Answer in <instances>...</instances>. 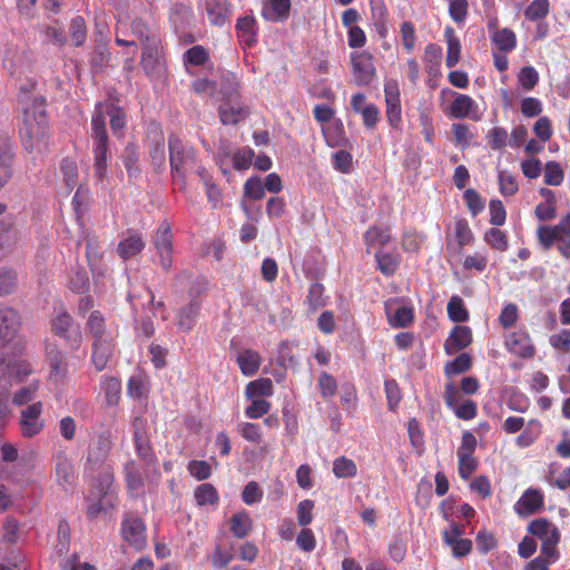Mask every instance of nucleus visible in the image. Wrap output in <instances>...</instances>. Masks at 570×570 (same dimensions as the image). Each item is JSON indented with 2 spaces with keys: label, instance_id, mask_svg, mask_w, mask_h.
I'll list each match as a JSON object with an SVG mask.
<instances>
[{
  "label": "nucleus",
  "instance_id": "nucleus-8",
  "mask_svg": "<svg viewBox=\"0 0 570 570\" xmlns=\"http://www.w3.org/2000/svg\"><path fill=\"white\" fill-rule=\"evenodd\" d=\"M350 60L355 83L370 86L376 78L374 56L367 50L353 51Z\"/></svg>",
  "mask_w": 570,
  "mask_h": 570
},
{
  "label": "nucleus",
  "instance_id": "nucleus-21",
  "mask_svg": "<svg viewBox=\"0 0 570 570\" xmlns=\"http://www.w3.org/2000/svg\"><path fill=\"white\" fill-rule=\"evenodd\" d=\"M236 35L242 45L252 48L257 42L258 35V23L255 17H239L236 22Z\"/></svg>",
  "mask_w": 570,
  "mask_h": 570
},
{
  "label": "nucleus",
  "instance_id": "nucleus-45",
  "mask_svg": "<svg viewBox=\"0 0 570 570\" xmlns=\"http://www.w3.org/2000/svg\"><path fill=\"white\" fill-rule=\"evenodd\" d=\"M375 259L377 268L386 276L393 275L400 265L399 257L391 253L377 252L375 254Z\"/></svg>",
  "mask_w": 570,
  "mask_h": 570
},
{
  "label": "nucleus",
  "instance_id": "nucleus-40",
  "mask_svg": "<svg viewBox=\"0 0 570 570\" xmlns=\"http://www.w3.org/2000/svg\"><path fill=\"white\" fill-rule=\"evenodd\" d=\"M333 473L338 479L354 478L357 474L356 463L344 455L333 461Z\"/></svg>",
  "mask_w": 570,
  "mask_h": 570
},
{
  "label": "nucleus",
  "instance_id": "nucleus-63",
  "mask_svg": "<svg viewBox=\"0 0 570 570\" xmlns=\"http://www.w3.org/2000/svg\"><path fill=\"white\" fill-rule=\"evenodd\" d=\"M255 153L252 148H242L233 155V167L236 170L248 169L254 161Z\"/></svg>",
  "mask_w": 570,
  "mask_h": 570
},
{
  "label": "nucleus",
  "instance_id": "nucleus-13",
  "mask_svg": "<svg viewBox=\"0 0 570 570\" xmlns=\"http://www.w3.org/2000/svg\"><path fill=\"white\" fill-rule=\"evenodd\" d=\"M153 243L160 257L163 269L169 272L173 265V234L167 222H163L159 225L154 235Z\"/></svg>",
  "mask_w": 570,
  "mask_h": 570
},
{
  "label": "nucleus",
  "instance_id": "nucleus-47",
  "mask_svg": "<svg viewBox=\"0 0 570 570\" xmlns=\"http://www.w3.org/2000/svg\"><path fill=\"white\" fill-rule=\"evenodd\" d=\"M401 43L407 53H411L416 46V31L411 21H404L400 26Z\"/></svg>",
  "mask_w": 570,
  "mask_h": 570
},
{
  "label": "nucleus",
  "instance_id": "nucleus-59",
  "mask_svg": "<svg viewBox=\"0 0 570 570\" xmlns=\"http://www.w3.org/2000/svg\"><path fill=\"white\" fill-rule=\"evenodd\" d=\"M317 387L324 400L335 396L337 392V382L335 377L327 372H322L317 380Z\"/></svg>",
  "mask_w": 570,
  "mask_h": 570
},
{
  "label": "nucleus",
  "instance_id": "nucleus-44",
  "mask_svg": "<svg viewBox=\"0 0 570 570\" xmlns=\"http://www.w3.org/2000/svg\"><path fill=\"white\" fill-rule=\"evenodd\" d=\"M498 184L500 194L503 197L514 196L519 190L517 178L507 170L498 171Z\"/></svg>",
  "mask_w": 570,
  "mask_h": 570
},
{
  "label": "nucleus",
  "instance_id": "nucleus-31",
  "mask_svg": "<svg viewBox=\"0 0 570 570\" xmlns=\"http://www.w3.org/2000/svg\"><path fill=\"white\" fill-rule=\"evenodd\" d=\"M237 364L244 375L252 376L261 366V355L254 350H245L238 355Z\"/></svg>",
  "mask_w": 570,
  "mask_h": 570
},
{
  "label": "nucleus",
  "instance_id": "nucleus-35",
  "mask_svg": "<svg viewBox=\"0 0 570 570\" xmlns=\"http://www.w3.org/2000/svg\"><path fill=\"white\" fill-rule=\"evenodd\" d=\"M542 425L538 420H530L522 429L521 434L517 438V444L520 448H528L532 445L541 434Z\"/></svg>",
  "mask_w": 570,
  "mask_h": 570
},
{
  "label": "nucleus",
  "instance_id": "nucleus-30",
  "mask_svg": "<svg viewBox=\"0 0 570 570\" xmlns=\"http://www.w3.org/2000/svg\"><path fill=\"white\" fill-rule=\"evenodd\" d=\"M145 247L142 238L132 234L118 244L117 253L122 259H128L138 255Z\"/></svg>",
  "mask_w": 570,
  "mask_h": 570
},
{
  "label": "nucleus",
  "instance_id": "nucleus-27",
  "mask_svg": "<svg viewBox=\"0 0 570 570\" xmlns=\"http://www.w3.org/2000/svg\"><path fill=\"white\" fill-rule=\"evenodd\" d=\"M444 38L448 47L445 66L448 68H453L458 65L461 58V42L452 27L445 28Z\"/></svg>",
  "mask_w": 570,
  "mask_h": 570
},
{
  "label": "nucleus",
  "instance_id": "nucleus-25",
  "mask_svg": "<svg viewBox=\"0 0 570 570\" xmlns=\"http://www.w3.org/2000/svg\"><path fill=\"white\" fill-rule=\"evenodd\" d=\"M135 432H134V439H135V446L136 452L140 459H142L145 462L150 463L154 461L155 455L153 448L150 445L148 435L144 428L141 426V422L138 421V419L134 422Z\"/></svg>",
  "mask_w": 570,
  "mask_h": 570
},
{
  "label": "nucleus",
  "instance_id": "nucleus-48",
  "mask_svg": "<svg viewBox=\"0 0 570 570\" xmlns=\"http://www.w3.org/2000/svg\"><path fill=\"white\" fill-rule=\"evenodd\" d=\"M483 238L484 242L495 250L505 252L508 249L509 243L507 234L499 228H490L484 234Z\"/></svg>",
  "mask_w": 570,
  "mask_h": 570
},
{
  "label": "nucleus",
  "instance_id": "nucleus-34",
  "mask_svg": "<svg viewBox=\"0 0 570 570\" xmlns=\"http://www.w3.org/2000/svg\"><path fill=\"white\" fill-rule=\"evenodd\" d=\"M542 425L538 420H530L522 429L521 434L517 438V444L520 448H528L532 445L541 434Z\"/></svg>",
  "mask_w": 570,
  "mask_h": 570
},
{
  "label": "nucleus",
  "instance_id": "nucleus-49",
  "mask_svg": "<svg viewBox=\"0 0 570 570\" xmlns=\"http://www.w3.org/2000/svg\"><path fill=\"white\" fill-rule=\"evenodd\" d=\"M539 79V72L532 66L522 67L518 72V85L525 91H531Z\"/></svg>",
  "mask_w": 570,
  "mask_h": 570
},
{
  "label": "nucleus",
  "instance_id": "nucleus-24",
  "mask_svg": "<svg viewBox=\"0 0 570 570\" xmlns=\"http://www.w3.org/2000/svg\"><path fill=\"white\" fill-rule=\"evenodd\" d=\"M205 9L209 23L217 27L225 24L230 12L227 0H206Z\"/></svg>",
  "mask_w": 570,
  "mask_h": 570
},
{
  "label": "nucleus",
  "instance_id": "nucleus-32",
  "mask_svg": "<svg viewBox=\"0 0 570 570\" xmlns=\"http://www.w3.org/2000/svg\"><path fill=\"white\" fill-rule=\"evenodd\" d=\"M194 498L199 507L216 505L219 495L216 488L212 483H202L194 491Z\"/></svg>",
  "mask_w": 570,
  "mask_h": 570
},
{
  "label": "nucleus",
  "instance_id": "nucleus-53",
  "mask_svg": "<svg viewBox=\"0 0 570 570\" xmlns=\"http://www.w3.org/2000/svg\"><path fill=\"white\" fill-rule=\"evenodd\" d=\"M265 196V188L259 176L249 177L244 184V197L261 200Z\"/></svg>",
  "mask_w": 570,
  "mask_h": 570
},
{
  "label": "nucleus",
  "instance_id": "nucleus-7",
  "mask_svg": "<svg viewBox=\"0 0 570 570\" xmlns=\"http://www.w3.org/2000/svg\"><path fill=\"white\" fill-rule=\"evenodd\" d=\"M442 94H450L453 97L452 102L444 110V112L454 119H464L469 118L471 120L478 121L481 119V114L479 112V107L476 101L469 95L456 92L450 89H442Z\"/></svg>",
  "mask_w": 570,
  "mask_h": 570
},
{
  "label": "nucleus",
  "instance_id": "nucleus-50",
  "mask_svg": "<svg viewBox=\"0 0 570 570\" xmlns=\"http://www.w3.org/2000/svg\"><path fill=\"white\" fill-rule=\"evenodd\" d=\"M549 9V0H532L524 10V17L530 21H539L548 16Z\"/></svg>",
  "mask_w": 570,
  "mask_h": 570
},
{
  "label": "nucleus",
  "instance_id": "nucleus-19",
  "mask_svg": "<svg viewBox=\"0 0 570 570\" xmlns=\"http://www.w3.org/2000/svg\"><path fill=\"white\" fill-rule=\"evenodd\" d=\"M202 308V302L198 298H193L188 304L178 308L176 313V325L185 333H189L197 321Z\"/></svg>",
  "mask_w": 570,
  "mask_h": 570
},
{
  "label": "nucleus",
  "instance_id": "nucleus-43",
  "mask_svg": "<svg viewBox=\"0 0 570 570\" xmlns=\"http://www.w3.org/2000/svg\"><path fill=\"white\" fill-rule=\"evenodd\" d=\"M446 311L449 318L453 322L461 323L469 318V312L464 306L463 299L458 295H453L450 298Z\"/></svg>",
  "mask_w": 570,
  "mask_h": 570
},
{
  "label": "nucleus",
  "instance_id": "nucleus-61",
  "mask_svg": "<svg viewBox=\"0 0 570 570\" xmlns=\"http://www.w3.org/2000/svg\"><path fill=\"white\" fill-rule=\"evenodd\" d=\"M518 318H519V308H518L517 304L509 303V304L504 305V307L501 309V312L498 316V322L502 328L508 330V328H511L512 326H514Z\"/></svg>",
  "mask_w": 570,
  "mask_h": 570
},
{
  "label": "nucleus",
  "instance_id": "nucleus-5",
  "mask_svg": "<svg viewBox=\"0 0 570 570\" xmlns=\"http://www.w3.org/2000/svg\"><path fill=\"white\" fill-rule=\"evenodd\" d=\"M527 531L541 541L540 552L544 556L560 558L557 546L560 542L561 534L559 529L548 519L539 518L532 520Z\"/></svg>",
  "mask_w": 570,
  "mask_h": 570
},
{
  "label": "nucleus",
  "instance_id": "nucleus-9",
  "mask_svg": "<svg viewBox=\"0 0 570 570\" xmlns=\"http://www.w3.org/2000/svg\"><path fill=\"white\" fill-rule=\"evenodd\" d=\"M122 539L135 550L141 551L147 546L146 525L140 517L126 513L121 522Z\"/></svg>",
  "mask_w": 570,
  "mask_h": 570
},
{
  "label": "nucleus",
  "instance_id": "nucleus-10",
  "mask_svg": "<svg viewBox=\"0 0 570 570\" xmlns=\"http://www.w3.org/2000/svg\"><path fill=\"white\" fill-rule=\"evenodd\" d=\"M461 393L453 383H446L444 386V402L448 407L452 409L458 419L469 421L476 416L478 404L473 400H465L460 403Z\"/></svg>",
  "mask_w": 570,
  "mask_h": 570
},
{
  "label": "nucleus",
  "instance_id": "nucleus-11",
  "mask_svg": "<svg viewBox=\"0 0 570 570\" xmlns=\"http://www.w3.org/2000/svg\"><path fill=\"white\" fill-rule=\"evenodd\" d=\"M504 347L519 358L531 360L535 356L537 347L525 328H519L504 336Z\"/></svg>",
  "mask_w": 570,
  "mask_h": 570
},
{
  "label": "nucleus",
  "instance_id": "nucleus-55",
  "mask_svg": "<svg viewBox=\"0 0 570 570\" xmlns=\"http://www.w3.org/2000/svg\"><path fill=\"white\" fill-rule=\"evenodd\" d=\"M12 154L6 146H0V188H2L12 175Z\"/></svg>",
  "mask_w": 570,
  "mask_h": 570
},
{
  "label": "nucleus",
  "instance_id": "nucleus-28",
  "mask_svg": "<svg viewBox=\"0 0 570 570\" xmlns=\"http://www.w3.org/2000/svg\"><path fill=\"white\" fill-rule=\"evenodd\" d=\"M253 529V520L248 512L235 513L229 520V530L237 539L246 538Z\"/></svg>",
  "mask_w": 570,
  "mask_h": 570
},
{
  "label": "nucleus",
  "instance_id": "nucleus-60",
  "mask_svg": "<svg viewBox=\"0 0 570 570\" xmlns=\"http://www.w3.org/2000/svg\"><path fill=\"white\" fill-rule=\"evenodd\" d=\"M200 180L204 183L205 194L208 203L212 205V208H217L223 199L220 189L215 183L212 181V176L207 170H205L204 178H200Z\"/></svg>",
  "mask_w": 570,
  "mask_h": 570
},
{
  "label": "nucleus",
  "instance_id": "nucleus-52",
  "mask_svg": "<svg viewBox=\"0 0 570 570\" xmlns=\"http://www.w3.org/2000/svg\"><path fill=\"white\" fill-rule=\"evenodd\" d=\"M138 159L139 155L137 146L134 144H128L122 154V161L130 178L139 174L137 166Z\"/></svg>",
  "mask_w": 570,
  "mask_h": 570
},
{
  "label": "nucleus",
  "instance_id": "nucleus-14",
  "mask_svg": "<svg viewBox=\"0 0 570 570\" xmlns=\"http://www.w3.org/2000/svg\"><path fill=\"white\" fill-rule=\"evenodd\" d=\"M22 320L12 307L0 306V348L11 343L21 327Z\"/></svg>",
  "mask_w": 570,
  "mask_h": 570
},
{
  "label": "nucleus",
  "instance_id": "nucleus-3",
  "mask_svg": "<svg viewBox=\"0 0 570 570\" xmlns=\"http://www.w3.org/2000/svg\"><path fill=\"white\" fill-rule=\"evenodd\" d=\"M535 235L543 250H549L558 244L560 255L570 258V213L562 215L556 225H540Z\"/></svg>",
  "mask_w": 570,
  "mask_h": 570
},
{
  "label": "nucleus",
  "instance_id": "nucleus-56",
  "mask_svg": "<svg viewBox=\"0 0 570 570\" xmlns=\"http://www.w3.org/2000/svg\"><path fill=\"white\" fill-rule=\"evenodd\" d=\"M391 239L389 228L370 227L364 234V240L367 246H384Z\"/></svg>",
  "mask_w": 570,
  "mask_h": 570
},
{
  "label": "nucleus",
  "instance_id": "nucleus-57",
  "mask_svg": "<svg viewBox=\"0 0 570 570\" xmlns=\"http://www.w3.org/2000/svg\"><path fill=\"white\" fill-rule=\"evenodd\" d=\"M489 264V258L487 254L481 252H475L472 255L465 256L462 262L463 268L468 272L475 271L478 273H483Z\"/></svg>",
  "mask_w": 570,
  "mask_h": 570
},
{
  "label": "nucleus",
  "instance_id": "nucleus-39",
  "mask_svg": "<svg viewBox=\"0 0 570 570\" xmlns=\"http://www.w3.org/2000/svg\"><path fill=\"white\" fill-rule=\"evenodd\" d=\"M47 355L50 361V379L56 381L62 379L67 371L66 356L56 348H50Z\"/></svg>",
  "mask_w": 570,
  "mask_h": 570
},
{
  "label": "nucleus",
  "instance_id": "nucleus-4",
  "mask_svg": "<svg viewBox=\"0 0 570 570\" xmlns=\"http://www.w3.org/2000/svg\"><path fill=\"white\" fill-rule=\"evenodd\" d=\"M106 114L107 106L100 101L96 105L91 118V138L96 141L95 153V170L99 180L104 179L106 173L107 156V131H106Z\"/></svg>",
  "mask_w": 570,
  "mask_h": 570
},
{
  "label": "nucleus",
  "instance_id": "nucleus-41",
  "mask_svg": "<svg viewBox=\"0 0 570 570\" xmlns=\"http://www.w3.org/2000/svg\"><path fill=\"white\" fill-rule=\"evenodd\" d=\"M472 366V358L468 353L459 354L453 361H449L444 365V374L453 376L469 371Z\"/></svg>",
  "mask_w": 570,
  "mask_h": 570
},
{
  "label": "nucleus",
  "instance_id": "nucleus-1",
  "mask_svg": "<svg viewBox=\"0 0 570 570\" xmlns=\"http://www.w3.org/2000/svg\"><path fill=\"white\" fill-rule=\"evenodd\" d=\"M36 87L37 82L29 79L20 86L18 94V104L22 109L20 135L30 145L33 138L45 136L47 127L46 99L35 94Z\"/></svg>",
  "mask_w": 570,
  "mask_h": 570
},
{
  "label": "nucleus",
  "instance_id": "nucleus-38",
  "mask_svg": "<svg viewBox=\"0 0 570 570\" xmlns=\"http://www.w3.org/2000/svg\"><path fill=\"white\" fill-rule=\"evenodd\" d=\"M131 36L140 41L144 47L155 45L156 37L148 24L140 18H135L130 24Z\"/></svg>",
  "mask_w": 570,
  "mask_h": 570
},
{
  "label": "nucleus",
  "instance_id": "nucleus-17",
  "mask_svg": "<svg viewBox=\"0 0 570 570\" xmlns=\"http://www.w3.org/2000/svg\"><path fill=\"white\" fill-rule=\"evenodd\" d=\"M41 411V402H36L21 411L20 424L24 436H35L42 430L43 423L39 420Z\"/></svg>",
  "mask_w": 570,
  "mask_h": 570
},
{
  "label": "nucleus",
  "instance_id": "nucleus-42",
  "mask_svg": "<svg viewBox=\"0 0 570 570\" xmlns=\"http://www.w3.org/2000/svg\"><path fill=\"white\" fill-rule=\"evenodd\" d=\"M127 117L125 110L109 101V126L116 136L121 137L126 128Z\"/></svg>",
  "mask_w": 570,
  "mask_h": 570
},
{
  "label": "nucleus",
  "instance_id": "nucleus-58",
  "mask_svg": "<svg viewBox=\"0 0 570 570\" xmlns=\"http://www.w3.org/2000/svg\"><path fill=\"white\" fill-rule=\"evenodd\" d=\"M60 170L66 186L71 190L78 183V166L75 160L65 158L61 161Z\"/></svg>",
  "mask_w": 570,
  "mask_h": 570
},
{
  "label": "nucleus",
  "instance_id": "nucleus-23",
  "mask_svg": "<svg viewBox=\"0 0 570 570\" xmlns=\"http://www.w3.org/2000/svg\"><path fill=\"white\" fill-rule=\"evenodd\" d=\"M72 325V317L68 313H60L52 321L53 332L62 336L66 341L71 342V346L77 348L80 344V333L77 330H70Z\"/></svg>",
  "mask_w": 570,
  "mask_h": 570
},
{
  "label": "nucleus",
  "instance_id": "nucleus-54",
  "mask_svg": "<svg viewBox=\"0 0 570 570\" xmlns=\"http://www.w3.org/2000/svg\"><path fill=\"white\" fill-rule=\"evenodd\" d=\"M453 137H454V144L456 146H460L462 149H465L470 146L473 134L470 130V126L468 124L463 122H455L451 126Z\"/></svg>",
  "mask_w": 570,
  "mask_h": 570
},
{
  "label": "nucleus",
  "instance_id": "nucleus-2",
  "mask_svg": "<svg viewBox=\"0 0 570 570\" xmlns=\"http://www.w3.org/2000/svg\"><path fill=\"white\" fill-rule=\"evenodd\" d=\"M169 164L174 183L179 185L180 190L187 186V176L196 173L199 178H204L205 166L199 160L196 149L185 144L176 136L168 139Z\"/></svg>",
  "mask_w": 570,
  "mask_h": 570
},
{
  "label": "nucleus",
  "instance_id": "nucleus-16",
  "mask_svg": "<svg viewBox=\"0 0 570 570\" xmlns=\"http://www.w3.org/2000/svg\"><path fill=\"white\" fill-rule=\"evenodd\" d=\"M249 111L238 99H225L218 108V116L224 125H237L245 120Z\"/></svg>",
  "mask_w": 570,
  "mask_h": 570
},
{
  "label": "nucleus",
  "instance_id": "nucleus-36",
  "mask_svg": "<svg viewBox=\"0 0 570 570\" xmlns=\"http://www.w3.org/2000/svg\"><path fill=\"white\" fill-rule=\"evenodd\" d=\"M542 425L538 420H530L522 429L521 434L517 438V444L520 448H528L532 445L541 434Z\"/></svg>",
  "mask_w": 570,
  "mask_h": 570
},
{
  "label": "nucleus",
  "instance_id": "nucleus-20",
  "mask_svg": "<svg viewBox=\"0 0 570 570\" xmlns=\"http://www.w3.org/2000/svg\"><path fill=\"white\" fill-rule=\"evenodd\" d=\"M472 342V331L469 326L456 325L451 331L444 343V351L448 355H452L465 347Z\"/></svg>",
  "mask_w": 570,
  "mask_h": 570
},
{
  "label": "nucleus",
  "instance_id": "nucleus-26",
  "mask_svg": "<svg viewBox=\"0 0 570 570\" xmlns=\"http://www.w3.org/2000/svg\"><path fill=\"white\" fill-rule=\"evenodd\" d=\"M491 43L495 47V50L503 52H511L518 46L517 35L509 28L495 29L491 33Z\"/></svg>",
  "mask_w": 570,
  "mask_h": 570
},
{
  "label": "nucleus",
  "instance_id": "nucleus-12",
  "mask_svg": "<svg viewBox=\"0 0 570 570\" xmlns=\"http://www.w3.org/2000/svg\"><path fill=\"white\" fill-rule=\"evenodd\" d=\"M385 115L389 124L397 128L402 120L401 92L396 79H387L384 82Z\"/></svg>",
  "mask_w": 570,
  "mask_h": 570
},
{
  "label": "nucleus",
  "instance_id": "nucleus-33",
  "mask_svg": "<svg viewBox=\"0 0 570 570\" xmlns=\"http://www.w3.org/2000/svg\"><path fill=\"white\" fill-rule=\"evenodd\" d=\"M274 392L271 379H258L247 384L245 394L248 399H259L262 396H272Z\"/></svg>",
  "mask_w": 570,
  "mask_h": 570
},
{
  "label": "nucleus",
  "instance_id": "nucleus-62",
  "mask_svg": "<svg viewBox=\"0 0 570 570\" xmlns=\"http://www.w3.org/2000/svg\"><path fill=\"white\" fill-rule=\"evenodd\" d=\"M14 240L16 233L13 230L11 219H0V250L4 252L6 249H8L14 243Z\"/></svg>",
  "mask_w": 570,
  "mask_h": 570
},
{
  "label": "nucleus",
  "instance_id": "nucleus-15",
  "mask_svg": "<svg viewBox=\"0 0 570 570\" xmlns=\"http://www.w3.org/2000/svg\"><path fill=\"white\" fill-rule=\"evenodd\" d=\"M544 495L539 489L525 490L514 504V511L520 517H529L543 508Z\"/></svg>",
  "mask_w": 570,
  "mask_h": 570
},
{
  "label": "nucleus",
  "instance_id": "nucleus-37",
  "mask_svg": "<svg viewBox=\"0 0 570 570\" xmlns=\"http://www.w3.org/2000/svg\"><path fill=\"white\" fill-rule=\"evenodd\" d=\"M219 87H220V94H222L224 100L240 98V95H239L240 83L234 73H232V72L224 73L220 77Z\"/></svg>",
  "mask_w": 570,
  "mask_h": 570
},
{
  "label": "nucleus",
  "instance_id": "nucleus-6",
  "mask_svg": "<svg viewBox=\"0 0 570 570\" xmlns=\"http://www.w3.org/2000/svg\"><path fill=\"white\" fill-rule=\"evenodd\" d=\"M92 342V362L97 371L107 366V340L105 338V317L99 311H94L87 322Z\"/></svg>",
  "mask_w": 570,
  "mask_h": 570
},
{
  "label": "nucleus",
  "instance_id": "nucleus-51",
  "mask_svg": "<svg viewBox=\"0 0 570 570\" xmlns=\"http://www.w3.org/2000/svg\"><path fill=\"white\" fill-rule=\"evenodd\" d=\"M454 235L459 245L460 253L464 246L470 245L474 239V235L465 219H459L455 222Z\"/></svg>",
  "mask_w": 570,
  "mask_h": 570
},
{
  "label": "nucleus",
  "instance_id": "nucleus-64",
  "mask_svg": "<svg viewBox=\"0 0 570 570\" xmlns=\"http://www.w3.org/2000/svg\"><path fill=\"white\" fill-rule=\"evenodd\" d=\"M208 52L203 46H193L189 48L184 56L185 65L190 66H203L208 60Z\"/></svg>",
  "mask_w": 570,
  "mask_h": 570
},
{
  "label": "nucleus",
  "instance_id": "nucleus-22",
  "mask_svg": "<svg viewBox=\"0 0 570 570\" xmlns=\"http://www.w3.org/2000/svg\"><path fill=\"white\" fill-rule=\"evenodd\" d=\"M371 21L380 38H386L389 33V10L384 0H368Z\"/></svg>",
  "mask_w": 570,
  "mask_h": 570
},
{
  "label": "nucleus",
  "instance_id": "nucleus-29",
  "mask_svg": "<svg viewBox=\"0 0 570 570\" xmlns=\"http://www.w3.org/2000/svg\"><path fill=\"white\" fill-rule=\"evenodd\" d=\"M56 476L58 483L65 489L71 485L75 479L72 464L62 452L56 455Z\"/></svg>",
  "mask_w": 570,
  "mask_h": 570
},
{
  "label": "nucleus",
  "instance_id": "nucleus-46",
  "mask_svg": "<svg viewBox=\"0 0 570 570\" xmlns=\"http://www.w3.org/2000/svg\"><path fill=\"white\" fill-rule=\"evenodd\" d=\"M414 321V312L412 307H397L392 316L389 315V324L394 328L407 327Z\"/></svg>",
  "mask_w": 570,
  "mask_h": 570
},
{
  "label": "nucleus",
  "instance_id": "nucleus-18",
  "mask_svg": "<svg viewBox=\"0 0 570 570\" xmlns=\"http://www.w3.org/2000/svg\"><path fill=\"white\" fill-rule=\"evenodd\" d=\"M291 0H262L261 16L269 22H283L288 19Z\"/></svg>",
  "mask_w": 570,
  "mask_h": 570
}]
</instances>
